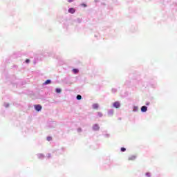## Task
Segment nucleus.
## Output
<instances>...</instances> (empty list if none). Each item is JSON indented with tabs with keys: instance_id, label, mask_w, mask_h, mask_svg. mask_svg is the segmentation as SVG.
I'll return each instance as SVG.
<instances>
[{
	"instance_id": "1",
	"label": "nucleus",
	"mask_w": 177,
	"mask_h": 177,
	"mask_svg": "<svg viewBox=\"0 0 177 177\" xmlns=\"http://www.w3.org/2000/svg\"><path fill=\"white\" fill-rule=\"evenodd\" d=\"M10 81L11 84L15 85L16 88H19V86H23V85H24L21 80H18L17 82H13V80L10 79Z\"/></svg>"
},
{
	"instance_id": "2",
	"label": "nucleus",
	"mask_w": 177,
	"mask_h": 177,
	"mask_svg": "<svg viewBox=\"0 0 177 177\" xmlns=\"http://www.w3.org/2000/svg\"><path fill=\"white\" fill-rule=\"evenodd\" d=\"M92 131L94 132H97L100 131V126H99V124H94L92 127Z\"/></svg>"
},
{
	"instance_id": "3",
	"label": "nucleus",
	"mask_w": 177,
	"mask_h": 177,
	"mask_svg": "<svg viewBox=\"0 0 177 177\" xmlns=\"http://www.w3.org/2000/svg\"><path fill=\"white\" fill-rule=\"evenodd\" d=\"M114 109H120L121 107V102L120 101H115L112 104Z\"/></svg>"
},
{
	"instance_id": "4",
	"label": "nucleus",
	"mask_w": 177,
	"mask_h": 177,
	"mask_svg": "<svg viewBox=\"0 0 177 177\" xmlns=\"http://www.w3.org/2000/svg\"><path fill=\"white\" fill-rule=\"evenodd\" d=\"M34 109L35 111H37V113H39V111H42V105L41 104H35L34 105Z\"/></svg>"
},
{
	"instance_id": "5",
	"label": "nucleus",
	"mask_w": 177,
	"mask_h": 177,
	"mask_svg": "<svg viewBox=\"0 0 177 177\" xmlns=\"http://www.w3.org/2000/svg\"><path fill=\"white\" fill-rule=\"evenodd\" d=\"M64 151H66V148L62 147L60 149H57L56 151V154H63V153H64Z\"/></svg>"
},
{
	"instance_id": "6",
	"label": "nucleus",
	"mask_w": 177,
	"mask_h": 177,
	"mask_svg": "<svg viewBox=\"0 0 177 177\" xmlns=\"http://www.w3.org/2000/svg\"><path fill=\"white\" fill-rule=\"evenodd\" d=\"M64 83L66 84V85H73V82H71L70 81V79L66 77L64 80Z\"/></svg>"
},
{
	"instance_id": "7",
	"label": "nucleus",
	"mask_w": 177,
	"mask_h": 177,
	"mask_svg": "<svg viewBox=\"0 0 177 177\" xmlns=\"http://www.w3.org/2000/svg\"><path fill=\"white\" fill-rule=\"evenodd\" d=\"M147 106L146 105H143L141 106L140 110H141V113H146L147 111Z\"/></svg>"
},
{
	"instance_id": "8",
	"label": "nucleus",
	"mask_w": 177,
	"mask_h": 177,
	"mask_svg": "<svg viewBox=\"0 0 177 177\" xmlns=\"http://www.w3.org/2000/svg\"><path fill=\"white\" fill-rule=\"evenodd\" d=\"M68 12L71 13V15H74V13L76 12V10L74 8H69Z\"/></svg>"
},
{
	"instance_id": "9",
	"label": "nucleus",
	"mask_w": 177,
	"mask_h": 177,
	"mask_svg": "<svg viewBox=\"0 0 177 177\" xmlns=\"http://www.w3.org/2000/svg\"><path fill=\"white\" fill-rule=\"evenodd\" d=\"M69 80L71 81V82H73V84H74V82H77V81H78V77H71Z\"/></svg>"
},
{
	"instance_id": "10",
	"label": "nucleus",
	"mask_w": 177,
	"mask_h": 177,
	"mask_svg": "<svg viewBox=\"0 0 177 177\" xmlns=\"http://www.w3.org/2000/svg\"><path fill=\"white\" fill-rule=\"evenodd\" d=\"M113 114H114V110L113 109L108 110V115H109L110 117H113Z\"/></svg>"
},
{
	"instance_id": "11",
	"label": "nucleus",
	"mask_w": 177,
	"mask_h": 177,
	"mask_svg": "<svg viewBox=\"0 0 177 177\" xmlns=\"http://www.w3.org/2000/svg\"><path fill=\"white\" fill-rule=\"evenodd\" d=\"M37 157L39 160H44L45 158V155L43 153H38Z\"/></svg>"
},
{
	"instance_id": "12",
	"label": "nucleus",
	"mask_w": 177,
	"mask_h": 177,
	"mask_svg": "<svg viewBox=\"0 0 177 177\" xmlns=\"http://www.w3.org/2000/svg\"><path fill=\"white\" fill-rule=\"evenodd\" d=\"M138 110H139V106H136V105L133 106V113H137V111H138Z\"/></svg>"
},
{
	"instance_id": "13",
	"label": "nucleus",
	"mask_w": 177,
	"mask_h": 177,
	"mask_svg": "<svg viewBox=\"0 0 177 177\" xmlns=\"http://www.w3.org/2000/svg\"><path fill=\"white\" fill-rule=\"evenodd\" d=\"M129 161H134V160H136V156H131L129 157L128 159Z\"/></svg>"
},
{
	"instance_id": "14",
	"label": "nucleus",
	"mask_w": 177,
	"mask_h": 177,
	"mask_svg": "<svg viewBox=\"0 0 177 177\" xmlns=\"http://www.w3.org/2000/svg\"><path fill=\"white\" fill-rule=\"evenodd\" d=\"M92 107L93 109H94V110H97V109H99V104L97 103L93 104Z\"/></svg>"
},
{
	"instance_id": "15",
	"label": "nucleus",
	"mask_w": 177,
	"mask_h": 177,
	"mask_svg": "<svg viewBox=\"0 0 177 177\" xmlns=\"http://www.w3.org/2000/svg\"><path fill=\"white\" fill-rule=\"evenodd\" d=\"M72 73L73 74H78V73H80V69H78V68H73V69H72Z\"/></svg>"
},
{
	"instance_id": "16",
	"label": "nucleus",
	"mask_w": 177,
	"mask_h": 177,
	"mask_svg": "<svg viewBox=\"0 0 177 177\" xmlns=\"http://www.w3.org/2000/svg\"><path fill=\"white\" fill-rule=\"evenodd\" d=\"M51 82H52V80H46V81L44 82V85H49V84H50Z\"/></svg>"
},
{
	"instance_id": "17",
	"label": "nucleus",
	"mask_w": 177,
	"mask_h": 177,
	"mask_svg": "<svg viewBox=\"0 0 177 177\" xmlns=\"http://www.w3.org/2000/svg\"><path fill=\"white\" fill-rule=\"evenodd\" d=\"M55 92H56L57 93H62V88H55Z\"/></svg>"
},
{
	"instance_id": "18",
	"label": "nucleus",
	"mask_w": 177,
	"mask_h": 177,
	"mask_svg": "<svg viewBox=\"0 0 177 177\" xmlns=\"http://www.w3.org/2000/svg\"><path fill=\"white\" fill-rule=\"evenodd\" d=\"M81 99H82V95L77 94L76 96V100H81Z\"/></svg>"
},
{
	"instance_id": "19",
	"label": "nucleus",
	"mask_w": 177,
	"mask_h": 177,
	"mask_svg": "<svg viewBox=\"0 0 177 177\" xmlns=\"http://www.w3.org/2000/svg\"><path fill=\"white\" fill-rule=\"evenodd\" d=\"M120 151H121L122 153H125V151H127V148H125V147H121V148H120Z\"/></svg>"
},
{
	"instance_id": "20",
	"label": "nucleus",
	"mask_w": 177,
	"mask_h": 177,
	"mask_svg": "<svg viewBox=\"0 0 177 177\" xmlns=\"http://www.w3.org/2000/svg\"><path fill=\"white\" fill-rule=\"evenodd\" d=\"M111 92H112V93H117L118 90H117V88H111Z\"/></svg>"
},
{
	"instance_id": "21",
	"label": "nucleus",
	"mask_w": 177,
	"mask_h": 177,
	"mask_svg": "<svg viewBox=\"0 0 177 177\" xmlns=\"http://www.w3.org/2000/svg\"><path fill=\"white\" fill-rule=\"evenodd\" d=\"M3 106L6 107V109H8L10 104L9 103L4 102Z\"/></svg>"
},
{
	"instance_id": "22",
	"label": "nucleus",
	"mask_w": 177,
	"mask_h": 177,
	"mask_svg": "<svg viewBox=\"0 0 177 177\" xmlns=\"http://www.w3.org/2000/svg\"><path fill=\"white\" fill-rule=\"evenodd\" d=\"M77 23L81 24L82 23V18H77L76 19Z\"/></svg>"
},
{
	"instance_id": "23",
	"label": "nucleus",
	"mask_w": 177,
	"mask_h": 177,
	"mask_svg": "<svg viewBox=\"0 0 177 177\" xmlns=\"http://www.w3.org/2000/svg\"><path fill=\"white\" fill-rule=\"evenodd\" d=\"M46 140H47L48 142H51V140H52V136H47V137H46Z\"/></svg>"
},
{
	"instance_id": "24",
	"label": "nucleus",
	"mask_w": 177,
	"mask_h": 177,
	"mask_svg": "<svg viewBox=\"0 0 177 177\" xmlns=\"http://www.w3.org/2000/svg\"><path fill=\"white\" fill-rule=\"evenodd\" d=\"M145 176L146 177H151V173H150V172H146L145 173Z\"/></svg>"
},
{
	"instance_id": "25",
	"label": "nucleus",
	"mask_w": 177,
	"mask_h": 177,
	"mask_svg": "<svg viewBox=\"0 0 177 177\" xmlns=\"http://www.w3.org/2000/svg\"><path fill=\"white\" fill-rule=\"evenodd\" d=\"M97 116L100 118H102V117H103V113H102V112H97Z\"/></svg>"
},
{
	"instance_id": "26",
	"label": "nucleus",
	"mask_w": 177,
	"mask_h": 177,
	"mask_svg": "<svg viewBox=\"0 0 177 177\" xmlns=\"http://www.w3.org/2000/svg\"><path fill=\"white\" fill-rule=\"evenodd\" d=\"M102 135H103V136H104V138H110V134H109V133H106V134L102 133Z\"/></svg>"
},
{
	"instance_id": "27",
	"label": "nucleus",
	"mask_w": 177,
	"mask_h": 177,
	"mask_svg": "<svg viewBox=\"0 0 177 177\" xmlns=\"http://www.w3.org/2000/svg\"><path fill=\"white\" fill-rule=\"evenodd\" d=\"M30 62V59H26L25 60V63H26V64H29Z\"/></svg>"
},
{
	"instance_id": "28",
	"label": "nucleus",
	"mask_w": 177,
	"mask_h": 177,
	"mask_svg": "<svg viewBox=\"0 0 177 177\" xmlns=\"http://www.w3.org/2000/svg\"><path fill=\"white\" fill-rule=\"evenodd\" d=\"M77 132L80 133H81V132H82V129L81 128V127H79L78 129H77Z\"/></svg>"
},
{
	"instance_id": "29",
	"label": "nucleus",
	"mask_w": 177,
	"mask_h": 177,
	"mask_svg": "<svg viewBox=\"0 0 177 177\" xmlns=\"http://www.w3.org/2000/svg\"><path fill=\"white\" fill-rule=\"evenodd\" d=\"M82 6H83V8H86L88 6V5H86V3H82Z\"/></svg>"
},
{
	"instance_id": "30",
	"label": "nucleus",
	"mask_w": 177,
	"mask_h": 177,
	"mask_svg": "<svg viewBox=\"0 0 177 177\" xmlns=\"http://www.w3.org/2000/svg\"><path fill=\"white\" fill-rule=\"evenodd\" d=\"M133 29H134L133 30H131L132 32H135V31H138V27H134Z\"/></svg>"
},
{
	"instance_id": "31",
	"label": "nucleus",
	"mask_w": 177,
	"mask_h": 177,
	"mask_svg": "<svg viewBox=\"0 0 177 177\" xmlns=\"http://www.w3.org/2000/svg\"><path fill=\"white\" fill-rule=\"evenodd\" d=\"M150 85H151V88H156V83L153 84H150Z\"/></svg>"
},
{
	"instance_id": "32",
	"label": "nucleus",
	"mask_w": 177,
	"mask_h": 177,
	"mask_svg": "<svg viewBox=\"0 0 177 177\" xmlns=\"http://www.w3.org/2000/svg\"><path fill=\"white\" fill-rule=\"evenodd\" d=\"M52 157V155L50 153L47 154V158H50Z\"/></svg>"
},
{
	"instance_id": "33",
	"label": "nucleus",
	"mask_w": 177,
	"mask_h": 177,
	"mask_svg": "<svg viewBox=\"0 0 177 177\" xmlns=\"http://www.w3.org/2000/svg\"><path fill=\"white\" fill-rule=\"evenodd\" d=\"M145 104H146V106H150V102H147L145 103Z\"/></svg>"
},
{
	"instance_id": "34",
	"label": "nucleus",
	"mask_w": 177,
	"mask_h": 177,
	"mask_svg": "<svg viewBox=\"0 0 177 177\" xmlns=\"http://www.w3.org/2000/svg\"><path fill=\"white\" fill-rule=\"evenodd\" d=\"M94 2H95V3H97L100 2V0H94Z\"/></svg>"
},
{
	"instance_id": "35",
	"label": "nucleus",
	"mask_w": 177,
	"mask_h": 177,
	"mask_svg": "<svg viewBox=\"0 0 177 177\" xmlns=\"http://www.w3.org/2000/svg\"><path fill=\"white\" fill-rule=\"evenodd\" d=\"M68 2H69V3H71V2H74V0H68Z\"/></svg>"
},
{
	"instance_id": "36",
	"label": "nucleus",
	"mask_w": 177,
	"mask_h": 177,
	"mask_svg": "<svg viewBox=\"0 0 177 177\" xmlns=\"http://www.w3.org/2000/svg\"><path fill=\"white\" fill-rule=\"evenodd\" d=\"M129 84V81H127L125 83H124V85H127Z\"/></svg>"
},
{
	"instance_id": "37",
	"label": "nucleus",
	"mask_w": 177,
	"mask_h": 177,
	"mask_svg": "<svg viewBox=\"0 0 177 177\" xmlns=\"http://www.w3.org/2000/svg\"><path fill=\"white\" fill-rule=\"evenodd\" d=\"M13 68H17V65H13Z\"/></svg>"
},
{
	"instance_id": "38",
	"label": "nucleus",
	"mask_w": 177,
	"mask_h": 177,
	"mask_svg": "<svg viewBox=\"0 0 177 177\" xmlns=\"http://www.w3.org/2000/svg\"><path fill=\"white\" fill-rule=\"evenodd\" d=\"M95 38H97V37H99V34L95 35Z\"/></svg>"
},
{
	"instance_id": "39",
	"label": "nucleus",
	"mask_w": 177,
	"mask_h": 177,
	"mask_svg": "<svg viewBox=\"0 0 177 177\" xmlns=\"http://www.w3.org/2000/svg\"><path fill=\"white\" fill-rule=\"evenodd\" d=\"M102 5H106L104 3H102Z\"/></svg>"
},
{
	"instance_id": "40",
	"label": "nucleus",
	"mask_w": 177,
	"mask_h": 177,
	"mask_svg": "<svg viewBox=\"0 0 177 177\" xmlns=\"http://www.w3.org/2000/svg\"><path fill=\"white\" fill-rule=\"evenodd\" d=\"M12 78H16V77H15V76H12Z\"/></svg>"
},
{
	"instance_id": "41",
	"label": "nucleus",
	"mask_w": 177,
	"mask_h": 177,
	"mask_svg": "<svg viewBox=\"0 0 177 177\" xmlns=\"http://www.w3.org/2000/svg\"><path fill=\"white\" fill-rule=\"evenodd\" d=\"M129 77H132V75H130Z\"/></svg>"
},
{
	"instance_id": "42",
	"label": "nucleus",
	"mask_w": 177,
	"mask_h": 177,
	"mask_svg": "<svg viewBox=\"0 0 177 177\" xmlns=\"http://www.w3.org/2000/svg\"><path fill=\"white\" fill-rule=\"evenodd\" d=\"M119 120H121V118H119Z\"/></svg>"
}]
</instances>
